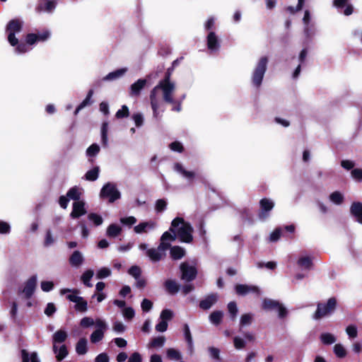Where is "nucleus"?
Here are the masks:
<instances>
[{"mask_svg": "<svg viewBox=\"0 0 362 362\" xmlns=\"http://www.w3.org/2000/svg\"><path fill=\"white\" fill-rule=\"evenodd\" d=\"M23 22L19 18H13L8 21L6 27L8 33V42L12 47H15L17 53L23 54L30 50L28 45H33L38 42H45L50 37V32L45 29L36 33H28L25 36V42H19L16 34L22 31Z\"/></svg>", "mask_w": 362, "mask_h": 362, "instance_id": "nucleus-1", "label": "nucleus"}, {"mask_svg": "<svg viewBox=\"0 0 362 362\" xmlns=\"http://www.w3.org/2000/svg\"><path fill=\"white\" fill-rule=\"evenodd\" d=\"M175 67L171 66L169 67L165 74L164 78L160 80L157 86H156L150 93V101L151 106L153 110V114L154 117H157L158 115V100L156 98L157 92L160 90L163 91V100L167 103H175L173 98V93L175 90V84L170 81L171 75Z\"/></svg>", "mask_w": 362, "mask_h": 362, "instance_id": "nucleus-2", "label": "nucleus"}, {"mask_svg": "<svg viewBox=\"0 0 362 362\" xmlns=\"http://www.w3.org/2000/svg\"><path fill=\"white\" fill-rule=\"evenodd\" d=\"M337 301L334 297L329 298L327 303H318L317 309L313 314L315 320H320L322 317L330 315L337 308Z\"/></svg>", "mask_w": 362, "mask_h": 362, "instance_id": "nucleus-3", "label": "nucleus"}, {"mask_svg": "<svg viewBox=\"0 0 362 362\" xmlns=\"http://www.w3.org/2000/svg\"><path fill=\"white\" fill-rule=\"evenodd\" d=\"M267 64H268L267 57H262L259 59V60L252 73V84L256 88H259L260 86L262 85L264 74L267 71Z\"/></svg>", "mask_w": 362, "mask_h": 362, "instance_id": "nucleus-4", "label": "nucleus"}, {"mask_svg": "<svg viewBox=\"0 0 362 362\" xmlns=\"http://www.w3.org/2000/svg\"><path fill=\"white\" fill-rule=\"evenodd\" d=\"M100 196L102 199H108L110 203H113L120 199L121 194L115 184L107 182L102 187Z\"/></svg>", "mask_w": 362, "mask_h": 362, "instance_id": "nucleus-5", "label": "nucleus"}, {"mask_svg": "<svg viewBox=\"0 0 362 362\" xmlns=\"http://www.w3.org/2000/svg\"><path fill=\"white\" fill-rule=\"evenodd\" d=\"M259 210L258 212V218L261 221L267 220L270 216V211L274 207V202L268 198H262L259 200Z\"/></svg>", "mask_w": 362, "mask_h": 362, "instance_id": "nucleus-6", "label": "nucleus"}, {"mask_svg": "<svg viewBox=\"0 0 362 362\" xmlns=\"http://www.w3.org/2000/svg\"><path fill=\"white\" fill-rule=\"evenodd\" d=\"M192 233V226L189 222H186L177 230L176 235L181 242L190 243L193 240Z\"/></svg>", "mask_w": 362, "mask_h": 362, "instance_id": "nucleus-7", "label": "nucleus"}, {"mask_svg": "<svg viewBox=\"0 0 362 362\" xmlns=\"http://www.w3.org/2000/svg\"><path fill=\"white\" fill-rule=\"evenodd\" d=\"M262 308L267 310H277L280 318L285 317L288 314V311L285 307L279 301L272 299L265 298L262 303Z\"/></svg>", "mask_w": 362, "mask_h": 362, "instance_id": "nucleus-8", "label": "nucleus"}, {"mask_svg": "<svg viewBox=\"0 0 362 362\" xmlns=\"http://www.w3.org/2000/svg\"><path fill=\"white\" fill-rule=\"evenodd\" d=\"M181 279L187 282L194 280L197 275V269L194 266H191L188 262H182L180 266Z\"/></svg>", "mask_w": 362, "mask_h": 362, "instance_id": "nucleus-9", "label": "nucleus"}, {"mask_svg": "<svg viewBox=\"0 0 362 362\" xmlns=\"http://www.w3.org/2000/svg\"><path fill=\"white\" fill-rule=\"evenodd\" d=\"M95 325L98 328L90 335V341L94 344L103 339L104 332L107 328L106 323L100 319L95 321Z\"/></svg>", "mask_w": 362, "mask_h": 362, "instance_id": "nucleus-10", "label": "nucleus"}, {"mask_svg": "<svg viewBox=\"0 0 362 362\" xmlns=\"http://www.w3.org/2000/svg\"><path fill=\"white\" fill-rule=\"evenodd\" d=\"M235 292L239 296H246L250 293H255L257 296L260 294L259 288L253 285L237 284L235 286Z\"/></svg>", "mask_w": 362, "mask_h": 362, "instance_id": "nucleus-11", "label": "nucleus"}, {"mask_svg": "<svg viewBox=\"0 0 362 362\" xmlns=\"http://www.w3.org/2000/svg\"><path fill=\"white\" fill-rule=\"evenodd\" d=\"M37 285V276L33 275L30 276L25 282V286L22 291L26 299H29L33 295Z\"/></svg>", "mask_w": 362, "mask_h": 362, "instance_id": "nucleus-12", "label": "nucleus"}, {"mask_svg": "<svg viewBox=\"0 0 362 362\" xmlns=\"http://www.w3.org/2000/svg\"><path fill=\"white\" fill-rule=\"evenodd\" d=\"M176 238V232L172 233L170 231L164 232L160 238V243L159 244L160 250H168L171 245L170 243H168V241H174Z\"/></svg>", "mask_w": 362, "mask_h": 362, "instance_id": "nucleus-13", "label": "nucleus"}, {"mask_svg": "<svg viewBox=\"0 0 362 362\" xmlns=\"http://www.w3.org/2000/svg\"><path fill=\"white\" fill-rule=\"evenodd\" d=\"M67 337V332L63 329L57 330L54 333V334L52 335V350L54 354H57L58 351V347L57 344L64 342L66 340Z\"/></svg>", "mask_w": 362, "mask_h": 362, "instance_id": "nucleus-14", "label": "nucleus"}, {"mask_svg": "<svg viewBox=\"0 0 362 362\" xmlns=\"http://www.w3.org/2000/svg\"><path fill=\"white\" fill-rule=\"evenodd\" d=\"M85 203L83 201H78L73 203L72 211L70 216L72 218L76 219L86 214Z\"/></svg>", "mask_w": 362, "mask_h": 362, "instance_id": "nucleus-15", "label": "nucleus"}, {"mask_svg": "<svg viewBox=\"0 0 362 362\" xmlns=\"http://www.w3.org/2000/svg\"><path fill=\"white\" fill-rule=\"evenodd\" d=\"M350 214L354 219L362 224V203L354 202L350 206Z\"/></svg>", "mask_w": 362, "mask_h": 362, "instance_id": "nucleus-16", "label": "nucleus"}, {"mask_svg": "<svg viewBox=\"0 0 362 362\" xmlns=\"http://www.w3.org/2000/svg\"><path fill=\"white\" fill-rule=\"evenodd\" d=\"M56 2L52 0H40L37 6L36 11L40 13L42 11H52L56 7Z\"/></svg>", "mask_w": 362, "mask_h": 362, "instance_id": "nucleus-17", "label": "nucleus"}, {"mask_svg": "<svg viewBox=\"0 0 362 362\" xmlns=\"http://www.w3.org/2000/svg\"><path fill=\"white\" fill-rule=\"evenodd\" d=\"M147 83L146 79L140 78L131 85L129 94L131 96H139L141 90Z\"/></svg>", "mask_w": 362, "mask_h": 362, "instance_id": "nucleus-18", "label": "nucleus"}, {"mask_svg": "<svg viewBox=\"0 0 362 362\" xmlns=\"http://www.w3.org/2000/svg\"><path fill=\"white\" fill-rule=\"evenodd\" d=\"M206 45L211 51L218 50L220 47V42L216 33L213 31L209 32L206 37Z\"/></svg>", "mask_w": 362, "mask_h": 362, "instance_id": "nucleus-19", "label": "nucleus"}, {"mask_svg": "<svg viewBox=\"0 0 362 362\" xmlns=\"http://www.w3.org/2000/svg\"><path fill=\"white\" fill-rule=\"evenodd\" d=\"M166 250H160L159 245L157 248H151L146 251L147 256L153 262H159L165 256Z\"/></svg>", "mask_w": 362, "mask_h": 362, "instance_id": "nucleus-20", "label": "nucleus"}, {"mask_svg": "<svg viewBox=\"0 0 362 362\" xmlns=\"http://www.w3.org/2000/svg\"><path fill=\"white\" fill-rule=\"evenodd\" d=\"M83 257L81 252L75 250L69 259V264L72 267H78L83 262Z\"/></svg>", "mask_w": 362, "mask_h": 362, "instance_id": "nucleus-21", "label": "nucleus"}, {"mask_svg": "<svg viewBox=\"0 0 362 362\" xmlns=\"http://www.w3.org/2000/svg\"><path fill=\"white\" fill-rule=\"evenodd\" d=\"M170 249V257L174 260L182 259L185 255V250L180 246H171Z\"/></svg>", "mask_w": 362, "mask_h": 362, "instance_id": "nucleus-22", "label": "nucleus"}, {"mask_svg": "<svg viewBox=\"0 0 362 362\" xmlns=\"http://www.w3.org/2000/svg\"><path fill=\"white\" fill-rule=\"evenodd\" d=\"M100 148L98 144H93L86 150V156L88 157V161L93 164L94 163L93 158L100 152Z\"/></svg>", "mask_w": 362, "mask_h": 362, "instance_id": "nucleus-23", "label": "nucleus"}, {"mask_svg": "<svg viewBox=\"0 0 362 362\" xmlns=\"http://www.w3.org/2000/svg\"><path fill=\"white\" fill-rule=\"evenodd\" d=\"M217 300V297L215 294L208 296L205 299L199 303V307L203 310L209 309Z\"/></svg>", "mask_w": 362, "mask_h": 362, "instance_id": "nucleus-24", "label": "nucleus"}, {"mask_svg": "<svg viewBox=\"0 0 362 362\" xmlns=\"http://www.w3.org/2000/svg\"><path fill=\"white\" fill-rule=\"evenodd\" d=\"M94 92L93 89H90L87 93L86 98L77 106L75 110L74 114L77 115L78 112L87 105L92 104L93 101L91 98L93 97Z\"/></svg>", "mask_w": 362, "mask_h": 362, "instance_id": "nucleus-25", "label": "nucleus"}, {"mask_svg": "<svg viewBox=\"0 0 362 362\" xmlns=\"http://www.w3.org/2000/svg\"><path fill=\"white\" fill-rule=\"evenodd\" d=\"M155 223L153 222H141L134 228V230L136 233H146V228H153Z\"/></svg>", "mask_w": 362, "mask_h": 362, "instance_id": "nucleus-26", "label": "nucleus"}, {"mask_svg": "<svg viewBox=\"0 0 362 362\" xmlns=\"http://www.w3.org/2000/svg\"><path fill=\"white\" fill-rule=\"evenodd\" d=\"M69 292H72L73 293L66 296V298L69 300L76 303H78V300H81V296H76L78 293H79V291L78 289L71 290L69 288H64V289L61 290L62 294H64L66 293H69Z\"/></svg>", "mask_w": 362, "mask_h": 362, "instance_id": "nucleus-27", "label": "nucleus"}, {"mask_svg": "<svg viewBox=\"0 0 362 362\" xmlns=\"http://www.w3.org/2000/svg\"><path fill=\"white\" fill-rule=\"evenodd\" d=\"M165 287L166 291L170 294H175L180 290V286L172 279L166 280L165 282Z\"/></svg>", "mask_w": 362, "mask_h": 362, "instance_id": "nucleus-28", "label": "nucleus"}, {"mask_svg": "<svg viewBox=\"0 0 362 362\" xmlns=\"http://www.w3.org/2000/svg\"><path fill=\"white\" fill-rule=\"evenodd\" d=\"M127 69L126 68L119 69L116 71H114L112 72L109 73L106 76H105L103 80V81H112L115 80L120 76H122L123 74L126 73Z\"/></svg>", "mask_w": 362, "mask_h": 362, "instance_id": "nucleus-29", "label": "nucleus"}, {"mask_svg": "<svg viewBox=\"0 0 362 362\" xmlns=\"http://www.w3.org/2000/svg\"><path fill=\"white\" fill-rule=\"evenodd\" d=\"M175 169L179 172L180 173H181L184 177H187V179L192 180L195 177V173L192 171H188L187 170H185L183 166L182 165V164L179 163H176L175 164Z\"/></svg>", "mask_w": 362, "mask_h": 362, "instance_id": "nucleus-30", "label": "nucleus"}, {"mask_svg": "<svg viewBox=\"0 0 362 362\" xmlns=\"http://www.w3.org/2000/svg\"><path fill=\"white\" fill-rule=\"evenodd\" d=\"M122 232V228L115 224H110L107 228V235L110 238H115L118 236Z\"/></svg>", "mask_w": 362, "mask_h": 362, "instance_id": "nucleus-31", "label": "nucleus"}, {"mask_svg": "<svg viewBox=\"0 0 362 362\" xmlns=\"http://www.w3.org/2000/svg\"><path fill=\"white\" fill-rule=\"evenodd\" d=\"M88 351L87 340L85 338H81L78 340L76 345V351L78 355H83Z\"/></svg>", "mask_w": 362, "mask_h": 362, "instance_id": "nucleus-32", "label": "nucleus"}, {"mask_svg": "<svg viewBox=\"0 0 362 362\" xmlns=\"http://www.w3.org/2000/svg\"><path fill=\"white\" fill-rule=\"evenodd\" d=\"M223 313L221 310L212 312L209 315V320L215 325H218L222 322Z\"/></svg>", "mask_w": 362, "mask_h": 362, "instance_id": "nucleus-33", "label": "nucleus"}, {"mask_svg": "<svg viewBox=\"0 0 362 362\" xmlns=\"http://www.w3.org/2000/svg\"><path fill=\"white\" fill-rule=\"evenodd\" d=\"M100 168L98 166H95L91 170L86 172L85 174V178L88 181H95L99 176Z\"/></svg>", "mask_w": 362, "mask_h": 362, "instance_id": "nucleus-34", "label": "nucleus"}, {"mask_svg": "<svg viewBox=\"0 0 362 362\" xmlns=\"http://www.w3.org/2000/svg\"><path fill=\"white\" fill-rule=\"evenodd\" d=\"M94 275V272L92 269H87L81 276V279L83 284L87 287H92L93 284L90 280Z\"/></svg>", "mask_w": 362, "mask_h": 362, "instance_id": "nucleus-35", "label": "nucleus"}, {"mask_svg": "<svg viewBox=\"0 0 362 362\" xmlns=\"http://www.w3.org/2000/svg\"><path fill=\"white\" fill-rule=\"evenodd\" d=\"M107 132H108V122H104L102 124V127H101V141H102V144L104 147H106L107 146V142H108Z\"/></svg>", "mask_w": 362, "mask_h": 362, "instance_id": "nucleus-36", "label": "nucleus"}, {"mask_svg": "<svg viewBox=\"0 0 362 362\" xmlns=\"http://www.w3.org/2000/svg\"><path fill=\"white\" fill-rule=\"evenodd\" d=\"M183 331H184L185 338L187 343L188 347L189 349L192 350L193 348L192 337L191 334L189 327L187 324L184 325Z\"/></svg>", "mask_w": 362, "mask_h": 362, "instance_id": "nucleus-37", "label": "nucleus"}, {"mask_svg": "<svg viewBox=\"0 0 362 362\" xmlns=\"http://www.w3.org/2000/svg\"><path fill=\"white\" fill-rule=\"evenodd\" d=\"M320 340L325 345H330L336 341V337L330 333H322L320 335Z\"/></svg>", "mask_w": 362, "mask_h": 362, "instance_id": "nucleus-38", "label": "nucleus"}, {"mask_svg": "<svg viewBox=\"0 0 362 362\" xmlns=\"http://www.w3.org/2000/svg\"><path fill=\"white\" fill-rule=\"evenodd\" d=\"M298 264L301 267L310 269L313 266V261L309 257H302L298 259Z\"/></svg>", "mask_w": 362, "mask_h": 362, "instance_id": "nucleus-39", "label": "nucleus"}, {"mask_svg": "<svg viewBox=\"0 0 362 362\" xmlns=\"http://www.w3.org/2000/svg\"><path fill=\"white\" fill-rule=\"evenodd\" d=\"M66 196L69 199L78 202L80 199L81 193L76 187H74L69 189Z\"/></svg>", "mask_w": 362, "mask_h": 362, "instance_id": "nucleus-40", "label": "nucleus"}, {"mask_svg": "<svg viewBox=\"0 0 362 362\" xmlns=\"http://www.w3.org/2000/svg\"><path fill=\"white\" fill-rule=\"evenodd\" d=\"M165 341V338L163 336L154 337L150 342V346L152 348L162 347Z\"/></svg>", "mask_w": 362, "mask_h": 362, "instance_id": "nucleus-41", "label": "nucleus"}, {"mask_svg": "<svg viewBox=\"0 0 362 362\" xmlns=\"http://www.w3.org/2000/svg\"><path fill=\"white\" fill-rule=\"evenodd\" d=\"M68 349L66 345H62L59 349H58L57 353L56 354V358L57 361H62L66 356L68 355Z\"/></svg>", "mask_w": 362, "mask_h": 362, "instance_id": "nucleus-42", "label": "nucleus"}, {"mask_svg": "<svg viewBox=\"0 0 362 362\" xmlns=\"http://www.w3.org/2000/svg\"><path fill=\"white\" fill-rule=\"evenodd\" d=\"M129 116V107L126 105H123L121 109L118 110L115 114L117 119L127 118Z\"/></svg>", "mask_w": 362, "mask_h": 362, "instance_id": "nucleus-43", "label": "nucleus"}, {"mask_svg": "<svg viewBox=\"0 0 362 362\" xmlns=\"http://www.w3.org/2000/svg\"><path fill=\"white\" fill-rule=\"evenodd\" d=\"M329 199L333 203L341 204L344 201V196L341 192L335 191L329 195Z\"/></svg>", "mask_w": 362, "mask_h": 362, "instance_id": "nucleus-44", "label": "nucleus"}, {"mask_svg": "<svg viewBox=\"0 0 362 362\" xmlns=\"http://www.w3.org/2000/svg\"><path fill=\"white\" fill-rule=\"evenodd\" d=\"M228 310L230 315V318L232 320H234L238 314V307L237 304L235 301H231L228 304Z\"/></svg>", "mask_w": 362, "mask_h": 362, "instance_id": "nucleus-45", "label": "nucleus"}, {"mask_svg": "<svg viewBox=\"0 0 362 362\" xmlns=\"http://www.w3.org/2000/svg\"><path fill=\"white\" fill-rule=\"evenodd\" d=\"M334 352L339 358H344L346 356V351L341 344H337L334 346Z\"/></svg>", "mask_w": 362, "mask_h": 362, "instance_id": "nucleus-46", "label": "nucleus"}, {"mask_svg": "<svg viewBox=\"0 0 362 362\" xmlns=\"http://www.w3.org/2000/svg\"><path fill=\"white\" fill-rule=\"evenodd\" d=\"M88 218L95 226H100L103 222L102 216L95 213H90Z\"/></svg>", "mask_w": 362, "mask_h": 362, "instance_id": "nucleus-47", "label": "nucleus"}, {"mask_svg": "<svg viewBox=\"0 0 362 362\" xmlns=\"http://www.w3.org/2000/svg\"><path fill=\"white\" fill-rule=\"evenodd\" d=\"M167 202L164 199H159L156 201L155 209L157 213L164 211L167 208Z\"/></svg>", "mask_w": 362, "mask_h": 362, "instance_id": "nucleus-48", "label": "nucleus"}, {"mask_svg": "<svg viewBox=\"0 0 362 362\" xmlns=\"http://www.w3.org/2000/svg\"><path fill=\"white\" fill-rule=\"evenodd\" d=\"M75 309L76 310L81 313L86 312L88 309L87 301L81 297V300H78V303H76Z\"/></svg>", "mask_w": 362, "mask_h": 362, "instance_id": "nucleus-49", "label": "nucleus"}, {"mask_svg": "<svg viewBox=\"0 0 362 362\" xmlns=\"http://www.w3.org/2000/svg\"><path fill=\"white\" fill-rule=\"evenodd\" d=\"M128 273L135 279H138L141 276V269L139 266L134 265L129 269Z\"/></svg>", "mask_w": 362, "mask_h": 362, "instance_id": "nucleus-50", "label": "nucleus"}, {"mask_svg": "<svg viewBox=\"0 0 362 362\" xmlns=\"http://www.w3.org/2000/svg\"><path fill=\"white\" fill-rule=\"evenodd\" d=\"M167 356L170 359L180 360L182 358L180 353L175 349L170 348L167 350Z\"/></svg>", "mask_w": 362, "mask_h": 362, "instance_id": "nucleus-51", "label": "nucleus"}, {"mask_svg": "<svg viewBox=\"0 0 362 362\" xmlns=\"http://www.w3.org/2000/svg\"><path fill=\"white\" fill-rule=\"evenodd\" d=\"M184 223H186V221H185V220L182 218L176 217L175 218H174L173 220V221L171 223V226H170L169 230L171 233L176 232L175 228H177L180 224H181L182 226L184 224Z\"/></svg>", "mask_w": 362, "mask_h": 362, "instance_id": "nucleus-52", "label": "nucleus"}, {"mask_svg": "<svg viewBox=\"0 0 362 362\" xmlns=\"http://www.w3.org/2000/svg\"><path fill=\"white\" fill-rule=\"evenodd\" d=\"M173 317V313L169 309H164L162 310L160 318L162 321L168 322Z\"/></svg>", "mask_w": 362, "mask_h": 362, "instance_id": "nucleus-53", "label": "nucleus"}, {"mask_svg": "<svg viewBox=\"0 0 362 362\" xmlns=\"http://www.w3.org/2000/svg\"><path fill=\"white\" fill-rule=\"evenodd\" d=\"M111 274V271L107 267H103L98 270L96 274V277L98 279H102L108 277Z\"/></svg>", "mask_w": 362, "mask_h": 362, "instance_id": "nucleus-54", "label": "nucleus"}, {"mask_svg": "<svg viewBox=\"0 0 362 362\" xmlns=\"http://www.w3.org/2000/svg\"><path fill=\"white\" fill-rule=\"evenodd\" d=\"M252 317L251 314L246 313L243 314L240 317V325L243 327L245 325H249L252 323Z\"/></svg>", "mask_w": 362, "mask_h": 362, "instance_id": "nucleus-55", "label": "nucleus"}, {"mask_svg": "<svg viewBox=\"0 0 362 362\" xmlns=\"http://www.w3.org/2000/svg\"><path fill=\"white\" fill-rule=\"evenodd\" d=\"M346 332L349 338H356L358 335L357 327L355 325H351L346 328Z\"/></svg>", "mask_w": 362, "mask_h": 362, "instance_id": "nucleus-56", "label": "nucleus"}, {"mask_svg": "<svg viewBox=\"0 0 362 362\" xmlns=\"http://www.w3.org/2000/svg\"><path fill=\"white\" fill-rule=\"evenodd\" d=\"M141 307L144 312H149L153 307V303L150 300L144 298L141 303Z\"/></svg>", "mask_w": 362, "mask_h": 362, "instance_id": "nucleus-57", "label": "nucleus"}, {"mask_svg": "<svg viewBox=\"0 0 362 362\" xmlns=\"http://www.w3.org/2000/svg\"><path fill=\"white\" fill-rule=\"evenodd\" d=\"M170 148L176 152L182 153L184 151L182 144L179 141H173L170 144Z\"/></svg>", "mask_w": 362, "mask_h": 362, "instance_id": "nucleus-58", "label": "nucleus"}, {"mask_svg": "<svg viewBox=\"0 0 362 362\" xmlns=\"http://www.w3.org/2000/svg\"><path fill=\"white\" fill-rule=\"evenodd\" d=\"M56 310L57 309L54 304L53 303H47L44 313L47 316L51 317L56 312Z\"/></svg>", "mask_w": 362, "mask_h": 362, "instance_id": "nucleus-59", "label": "nucleus"}, {"mask_svg": "<svg viewBox=\"0 0 362 362\" xmlns=\"http://www.w3.org/2000/svg\"><path fill=\"white\" fill-rule=\"evenodd\" d=\"M234 346L236 349H243L245 347V341L240 337H235L233 339Z\"/></svg>", "mask_w": 362, "mask_h": 362, "instance_id": "nucleus-60", "label": "nucleus"}, {"mask_svg": "<svg viewBox=\"0 0 362 362\" xmlns=\"http://www.w3.org/2000/svg\"><path fill=\"white\" fill-rule=\"evenodd\" d=\"M120 222L123 225H126L128 226H132L136 222V218L134 216H128L120 218Z\"/></svg>", "mask_w": 362, "mask_h": 362, "instance_id": "nucleus-61", "label": "nucleus"}, {"mask_svg": "<svg viewBox=\"0 0 362 362\" xmlns=\"http://www.w3.org/2000/svg\"><path fill=\"white\" fill-rule=\"evenodd\" d=\"M123 315L125 317V319H127L128 320H131L132 319L134 318V317L135 315L134 309L131 307L125 308L123 310Z\"/></svg>", "mask_w": 362, "mask_h": 362, "instance_id": "nucleus-62", "label": "nucleus"}, {"mask_svg": "<svg viewBox=\"0 0 362 362\" xmlns=\"http://www.w3.org/2000/svg\"><path fill=\"white\" fill-rule=\"evenodd\" d=\"M132 119H134L136 127H140L143 125L144 117L141 113L134 114L132 116Z\"/></svg>", "mask_w": 362, "mask_h": 362, "instance_id": "nucleus-63", "label": "nucleus"}, {"mask_svg": "<svg viewBox=\"0 0 362 362\" xmlns=\"http://www.w3.org/2000/svg\"><path fill=\"white\" fill-rule=\"evenodd\" d=\"M352 177L358 182L362 181V169L355 168L351 170Z\"/></svg>", "mask_w": 362, "mask_h": 362, "instance_id": "nucleus-64", "label": "nucleus"}]
</instances>
